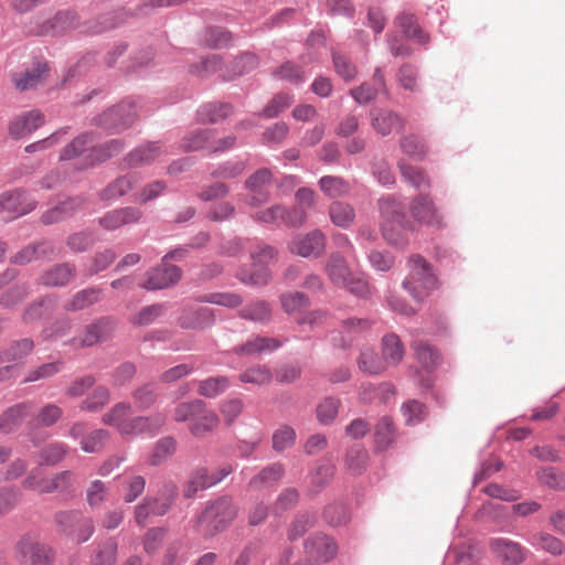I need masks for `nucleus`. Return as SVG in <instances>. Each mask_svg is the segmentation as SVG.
<instances>
[{"instance_id": "obj_31", "label": "nucleus", "mask_w": 565, "mask_h": 565, "mask_svg": "<svg viewBox=\"0 0 565 565\" xmlns=\"http://www.w3.org/2000/svg\"><path fill=\"white\" fill-rule=\"evenodd\" d=\"M341 327L342 331L348 335V339H341L339 345L345 348L352 343L355 335L370 330L372 321L363 318H349L342 321ZM332 341L338 344L335 337L332 338Z\"/></svg>"}, {"instance_id": "obj_37", "label": "nucleus", "mask_w": 565, "mask_h": 565, "mask_svg": "<svg viewBox=\"0 0 565 565\" xmlns=\"http://www.w3.org/2000/svg\"><path fill=\"white\" fill-rule=\"evenodd\" d=\"M280 342L274 338L254 337L235 351L238 354H255L259 352H270L279 348Z\"/></svg>"}, {"instance_id": "obj_61", "label": "nucleus", "mask_w": 565, "mask_h": 565, "mask_svg": "<svg viewBox=\"0 0 565 565\" xmlns=\"http://www.w3.org/2000/svg\"><path fill=\"white\" fill-rule=\"evenodd\" d=\"M340 401L328 397L317 408V417L322 424L331 423L338 415Z\"/></svg>"}, {"instance_id": "obj_22", "label": "nucleus", "mask_w": 565, "mask_h": 565, "mask_svg": "<svg viewBox=\"0 0 565 565\" xmlns=\"http://www.w3.org/2000/svg\"><path fill=\"white\" fill-rule=\"evenodd\" d=\"M162 154L163 150L157 143L151 142L129 152L125 157L124 163L126 168H138L154 162Z\"/></svg>"}, {"instance_id": "obj_2", "label": "nucleus", "mask_w": 565, "mask_h": 565, "mask_svg": "<svg viewBox=\"0 0 565 565\" xmlns=\"http://www.w3.org/2000/svg\"><path fill=\"white\" fill-rule=\"evenodd\" d=\"M238 508L231 497L224 495L210 502L198 518V529L213 536L225 530L237 515Z\"/></svg>"}, {"instance_id": "obj_23", "label": "nucleus", "mask_w": 565, "mask_h": 565, "mask_svg": "<svg viewBox=\"0 0 565 565\" xmlns=\"http://www.w3.org/2000/svg\"><path fill=\"white\" fill-rule=\"evenodd\" d=\"M381 89H385V81L381 70L376 68L372 83H363L351 89L350 94L359 104H367L376 97Z\"/></svg>"}, {"instance_id": "obj_38", "label": "nucleus", "mask_w": 565, "mask_h": 565, "mask_svg": "<svg viewBox=\"0 0 565 565\" xmlns=\"http://www.w3.org/2000/svg\"><path fill=\"white\" fill-rule=\"evenodd\" d=\"M74 273L75 268L70 264L56 265L42 276V280L47 286H63L72 279Z\"/></svg>"}, {"instance_id": "obj_43", "label": "nucleus", "mask_w": 565, "mask_h": 565, "mask_svg": "<svg viewBox=\"0 0 565 565\" xmlns=\"http://www.w3.org/2000/svg\"><path fill=\"white\" fill-rule=\"evenodd\" d=\"M403 179L416 189H427L430 181L426 173L419 168L407 164L403 161L398 164Z\"/></svg>"}, {"instance_id": "obj_21", "label": "nucleus", "mask_w": 565, "mask_h": 565, "mask_svg": "<svg viewBox=\"0 0 565 565\" xmlns=\"http://www.w3.org/2000/svg\"><path fill=\"white\" fill-rule=\"evenodd\" d=\"M49 67L46 63L38 62L32 68L26 70L23 73L17 74L13 77L17 89L23 92L32 88H36L42 85L47 77Z\"/></svg>"}, {"instance_id": "obj_53", "label": "nucleus", "mask_w": 565, "mask_h": 565, "mask_svg": "<svg viewBox=\"0 0 565 565\" xmlns=\"http://www.w3.org/2000/svg\"><path fill=\"white\" fill-rule=\"evenodd\" d=\"M418 362L427 370L433 369L439 361L438 352L427 343L418 342L414 345Z\"/></svg>"}, {"instance_id": "obj_34", "label": "nucleus", "mask_w": 565, "mask_h": 565, "mask_svg": "<svg viewBox=\"0 0 565 565\" xmlns=\"http://www.w3.org/2000/svg\"><path fill=\"white\" fill-rule=\"evenodd\" d=\"M100 289L97 288H87L78 291L73 296L72 299H70L65 305L64 308L68 311H77L83 310L100 299Z\"/></svg>"}, {"instance_id": "obj_48", "label": "nucleus", "mask_w": 565, "mask_h": 565, "mask_svg": "<svg viewBox=\"0 0 565 565\" xmlns=\"http://www.w3.org/2000/svg\"><path fill=\"white\" fill-rule=\"evenodd\" d=\"M108 497V487L102 480L92 481L86 488V501L90 508L100 507Z\"/></svg>"}, {"instance_id": "obj_58", "label": "nucleus", "mask_w": 565, "mask_h": 565, "mask_svg": "<svg viewBox=\"0 0 565 565\" xmlns=\"http://www.w3.org/2000/svg\"><path fill=\"white\" fill-rule=\"evenodd\" d=\"M537 478L541 483L556 490L565 489V475L555 468H544L537 471Z\"/></svg>"}, {"instance_id": "obj_54", "label": "nucleus", "mask_w": 565, "mask_h": 565, "mask_svg": "<svg viewBox=\"0 0 565 565\" xmlns=\"http://www.w3.org/2000/svg\"><path fill=\"white\" fill-rule=\"evenodd\" d=\"M175 451V440L167 437L159 440L150 455V463L153 466L160 465L163 460L170 457Z\"/></svg>"}, {"instance_id": "obj_63", "label": "nucleus", "mask_w": 565, "mask_h": 565, "mask_svg": "<svg viewBox=\"0 0 565 565\" xmlns=\"http://www.w3.org/2000/svg\"><path fill=\"white\" fill-rule=\"evenodd\" d=\"M402 150L415 158H424L427 153L426 145L416 136H406L401 140Z\"/></svg>"}, {"instance_id": "obj_7", "label": "nucleus", "mask_w": 565, "mask_h": 565, "mask_svg": "<svg viewBox=\"0 0 565 565\" xmlns=\"http://www.w3.org/2000/svg\"><path fill=\"white\" fill-rule=\"evenodd\" d=\"M18 555L26 565H52L53 553L50 547L30 536H24L17 545Z\"/></svg>"}, {"instance_id": "obj_10", "label": "nucleus", "mask_w": 565, "mask_h": 565, "mask_svg": "<svg viewBox=\"0 0 565 565\" xmlns=\"http://www.w3.org/2000/svg\"><path fill=\"white\" fill-rule=\"evenodd\" d=\"M254 218L264 223H276L281 221L290 226H300L307 220L306 211L301 209H292L287 211L284 206L276 204L266 210L259 211L254 215Z\"/></svg>"}, {"instance_id": "obj_32", "label": "nucleus", "mask_w": 565, "mask_h": 565, "mask_svg": "<svg viewBox=\"0 0 565 565\" xmlns=\"http://www.w3.org/2000/svg\"><path fill=\"white\" fill-rule=\"evenodd\" d=\"M118 545L114 539L99 543L90 557V565H115Z\"/></svg>"}, {"instance_id": "obj_46", "label": "nucleus", "mask_w": 565, "mask_h": 565, "mask_svg": "<svg viewBox=\"0 0 565 565\" xmlns=\"http://www.w3.org/2000/svg\"><path fill=\"white\" fill-rule=\"evenodd\" d=\"M122 149L124 143L118 139L110 140L97 148H93L89 153V158H92V164L106 161L113 156L118 154Z\"/></svg>"}, {"instance_id": "obj_62", "label": "nucleus", "mask_w": 565, "mask_h": 565, "mask_svg": "<svg viewBox=\"0 0 565 565\" xmlns=\"http://www.w3.org/2000/svg\"><path fill=\"white\" fill-rule=\"evenodd\" d=\"M66 446L64 444H50L41 451V465H55L60 462L66 455Z\"/></svg>"}, {"instance_id": "obj_57", "label": "nucleus", "mask_w": 565, "mask_h": 565, "mask_svg": "<svg viewBox=\"0 0 565 565\" xmlns=\"http://www.w3.org/2000/svg\"><path fill=\"white\" fill-rule=\"evenodd\" d=\"M292 103V96L289 94H277L264 108L263 115L267 118H275Z\"/></svg>"}, {"instance_id": "obj_28", "label": "nucleus", "mask_w": 565, "mask_h": 565, "mask_svg": "<svg viewBox=\"0 0 565 565\" xmlns=\"http://www.w3.org/2000/svg\"><path fill=\"white\" fill-rule=\"evenodd\" d=\"M284 467L280 463H273L260 470L250 481L249 488L262 490L275 486L284 476Z\"/></svg>"}, {"instance_id": "obj_26", "label": "nucleus", "mask_w": 565, "mask_h": 565, "mask_svg": "<svg viewBox=\"0 0 565 565\" xmlns=\"http://www.w3.org/2000/svg\"><path fill=\"white\" fill-rule=\"evenodd\" d=\"M356 363L361 372L370 375L381 374L388 366L384 356H379V354L371 348H364L361 350Z\"/></svg>"}, {"instance_id": "obj_33", "label": "nucleus", "mask_w": 565, "mask_h": 565, "mask_svg": "<svg viewBox=\"0 0 565 565\" xmlns=\"http://www.w3.org/2000/svg\"><path fill=\"white\" fill-rule=\"evenodd\" d=\"M405 349L396 334H387L382 339V354L387 365H397L404 358Z\"/></svg>"}, {"instance_id": "obj_60", "label": "nucleus", "mask_w": 565, "mask_h": 565, "mask_svg": "<svg viewBox=\"0 0 565 565\" xmlns=\"http://www.w3.org/2000/svg\"><path fill=\"white\" fill-rule=\"evenodd\" d=\"M280 301L282 309L289 315L308 306V298L299 291L282 295Z\"/></svg>"}, {"instance_id": "obj_42", "label": "nucleus", "mask_w": 565, "mask_h": 565, "mask_svg": "<svg viewBox=\"0 0 565 565\" xmlns=\"http://www.w3.org/2000/svg\"><path fill=\"white\" fill-rule=\"evenodd\" d=\"M319 185L321 191L330 198L343 196L350 191L349 183L340 177H322L319 181Z\"/></svg>"}, {"instance_id": "obj_19", "label": "nucleus", "mask_w": 565, "mask_h": 565, "mask_svg": "<svg viewBox=\"0 0 565 565\" xmlns=\"http://www.w3.org/2000/svg\"><path fill=\"white\" fill-rule=\"evenodd\" d=\"M220 419L217 414L207 408L206 404L201 401V407L195 412L192 422L189 424L190 433L195 437H202L213 431L218 426Z\"/></svg>"}, {"instance_id": "obj_50", "label": "nucleus", "mask_w": 565, "mask_h": 565, "mask_svg": "<svg viewBox=\"0 0 565 565\" xmlns=\"http://www.w3.org/2000/svg\"><path fill=\"white\" fill-rule=\"evenodd\" d=\"M273 379L271 372L264 365H256L245 370L239 375L243 383H250L255 385L268 384Z\"/></svg>"}, {"instance_id": "obj_5", "label": "nucleus", "mask_w": 565, "mask_h": 565, "mask_svg": "<svg viewBox=\"0 0 565 565\" xmlns=\"http://www.w3.org/2000/svg\"><path fill=\"white\" fill-rule=\"evenodd\" d=\"M136 110L131 102H121L109 108L98 118V124L107 130L119 132L128 128L135 120Z\"/></svg>"}, {"instance_id": "obj_59", "label": "nucleus", "mask_w": 565, "mask_h": 565, "mask_svg": "<svg viewBox=\"0 0 565 565\" xmlns=\"http://www.w3.org/2000/svg\"><path fill=\"white\" fill-rule=\"evenodd\" d=\"M402 413L407 425L420 423L426 415L425 406L417 401H408L403 404Z\"/></svg>"}, {"instance_id": "obj_36", "label": "nucleus", "mask_w": 565, "mask_h": 565, "mask_svg": "<svg viewBox=\"0 0 565 565\" xmlns=\"http://www.w3.org/2000/svg\"><path fill=\"white\" fill-rule=\"evenodd\" d=\"M231 385L226 376H212L199 383L198 393L207 398H214L225 392Z\"/></svg>"}, {"instance_id": "obj_49", "label": "nucleus", "mask_w": 565, "mask_h": 565, "mask_svg": "<svg viewBox=\"0 0 565 565\" xmlns=\"http://www.w3.org/2000/svg\"><path fill=\"white\" fill-rule=\"evenodd\" d=\"M212 322V313L210 309L203 308L194 312H190L180 319L183 328L203 329Z\"/></svg>"}, {"instance_id": "obj_6", "label": "nucleus", "mask_w": 565, "mask_h": 565, "mask_svg": "<svg viewBox=\"0 0 565 565\" xmlns=\"http://www.w3.org/2000/svg\"><path fill=\"white\" fill-rule=\"evenodd\" d=\"M212 130L204 129L190 134L184 137L181 142V147L185 151H196L201 149L209 150L211 152L223 151L234 146L235 137L228 136L217 141H212Z\"/></svg>"}, {"instance_id": "obj_40", "label": "nucleus", "mask_w": 565, "mask_h": 565, "mask_svg": "<svg viewBox=\"0 0 565 565\" xmlns=\"http://www.w3.org/2000/svg\"><path fill=\"white\" fill-rule=\"evenodd\" d=\"M329 214L332 223L340 227H349L355 217L353 207L343 202H333Z\"/></svg>"}, {"instance_id": "obj_24", "label": "nucleus", "mask_w": 565, "mask_h": 565, "mask_svg": "<svg viewBox=\"0 0 565 565\" xmlns=\"http://www.w3.org/2000/svg\"><path fill=\"white\" fill-rule=\"evenodd\" d=\"M44 122L43 115L38 110L29 111L20 117H18L10 125V135L14 138H22L39 127H41Z\"/></svg>"}, {"instance_id": "obj_47", "label": "nucleus", "mask_w": 565, "mask_h": 565, "mask_svg": "<svg viewBox=\"0 0 565 565\" xmlns=\"http://www.w3.org/2000/svg\"><path fill=\"white\" fill-rule=\"evenodd\" d=\"M109 398L110 395L108 388L98 386L82 402L81 408L86 412H97L109 402Z\"/></svg>"}, {"instance_id": "obj_14", "label": "nucleus", "mask_w": 565, "mask_h": 565, "mask_svg": "<svg viewBox=\"0 0 565 565\" xmlns=\"http://www.w3.org/2000/svg\"><path fill=\"white\" fill-rule=\"evenodd\" d=\"M181 278V271L177 266L163 264L148 273L142 287L149 290L168 288L177 284Z\"/></svg>"}, {"instance_id": "obj_12", "label": "nucleus", "mask_w": 565, "mask_h": 565, "mask_svg": "<svg viewBox=\"0 0 565 565\" xmlns=\"http://www.w3.org/2000/svg\"><path fill=\"white\" fill-rule=\"evenodd\" d=\"M413 218L422 224L440 227L441 217L433 200L428 195L419 194L415 196L409 206Z\"/></svg>"}, {"instance_id": "obj_16", "label": "nucleus", "mask_w": 565, "mask_h": 565, "mask_svg": "<svg viewBox=\"0 0 565 565\" xmlns=\"http://www.w3.org/2000/svg\"><path fill=\"white\" fill-rule=\"evenodd\" d=\"M306 552L316 562L326 563L334 557L337 544L328 535L318 533L307 540Z\"/></svg>"}, {"instance_id": "obj_30", "label": "nucleus", "mask_w": 565, "mask_h": 565, "mask_svg": "<svg viewBox=\"0 0 565 565\" xmlns=\"http://www.w3.org/2000/svg\"><path fill=\"white\" fill-rule=\"evenodd\" d=\"M32 406L28 403L14 405L0 417L1 431L10 433L20 426L23 418L31 413Z\"/></svg>"}, {"instance_id": "obj_41", "label": "nucleus", "mask_w": 565, "mask_h": 565, "mask_svg": "<svg viewBox=\"0 0 565 565\" xmlns=\"http://www.w3.org/2000/svg\"><path fill=\"white\" fill-rule=\"evenodd\" d=\"M394 425L390 417H382L375 426V445L380 450L386 449L394 439Z\"/></svg>"}, {"instance_id": "obj_15", "label": "nucleus", "mask_w": 565, "mask_h": 565, "mask_svg": "<svg viewBox=\"0 0 565 565\" xmlns=\"http://www.w3.org/2000/svg\"><path fill=\"white\" fill-rule=\"evenodd\" d=\"M270 180L271 173L268 169H260L248 178L246 188L252 192L246 199L248 205L259 206L268 201L269 195L265 188L270 183Z\"/></svg>"}, {"instance_id": "obj_51", "label": "nucleus", "mask_w": 565, "mask_h": 565, "mask_svg": "<svg viewBox=\"0 0 565 565\" xmlns=\"http://www.w3.org/2000/svg\"><path fill=\"white\" fill-rule=\"evenodd\" d=\"M107 327L108 322L104 320L89 324L79 339V345L90 347L103 340L107 334Z\"/></svg>"}, {"instance_id": "obj_44", "label": "nucleus", "mask_w": 565, "mask_h": 565, "mask_svg": "<svg viewBox=\"0 0 565 565\" xmlns=\"http://www.w3.org/2000/svg\"><path fill=\"white\" fill-rule=\"evenodd\" d=\"M109 439V433L106 429H95L82 438L81 448L85 452H99Z\"/></svg>"}, {"instance_id": "obj_9", "label": "nucleus", "mask_w": 565, "mask_h": 565, "mask_svg": "<svg viewBox=\"0 0 565 565\" xmlns=\"http://www.w3.org/2000/svg\"><path fill=\"white\" fill-rule=\"evenodd\" d=\"M231 472V466L221 467L220 469H216L212 472L207 471L205 468H200L192 475L186 487L184 488V495L186 498H192L196 494L198 491L204 490L218 483Z\"/></svg>"}, {"instance_id": "obj_1", "label": "nucleus", "mask_w": 565, "mask_h": 565, "mask_svg": "<svg viewBox=\"0 0 565 565\" xmlns=\"http://www.w3.org/2000/svg\"><path fill=\"white\" fill-rule=\"evenodd\" d=\"M411 273L403 282L404 289L414 303H406L399 298H392L390 306L394 311L409 316L416 312L420 301L437 287V279L429 264L419 255L409 258Z\"/></svg>"}, {"instance_id": "obj_29", "label": "nucleus", "mask_w": 565, "mask_h": 565, "mask_svg": "<svg viewBox=\"0 0 565 565\" xmlns=\"http://www.w3.org/2000/svg\"><path fill=\"white\" fill-rule=\"evenodd\" d=\"M164 423V416L157 414L154 416H138L131 418L128 423L127 430L124 436H136L143 433H151L160 428Z\"/></svg>"}, {"instance_id": "obj_45", "label": "nucleus", "mask_w": 565, "mask_h": 565, "mask_svg": "<svg viewBox=\"0 0 565 565\" xmlns=\"http://www.w3.org/2000/svg\"><path fill=\"white\" fill-rule=\"evenodd\" d=\"M296 430L287 425L280 426L273 434V448L274 450L281 452L286 449L291 448L296 441Z\"/></svg>"}, {"instance_id": "obj_27", "label": "nucleus", "mask_w": 565, "mask_h": 565, "mask_svg": "<svg viewBox=\"0 0 565 565\" xmlns=\"http://www.w3.org/2000/svg\"><path fill=\"white\" fill-rule=\"evenodd\" d=\"M140 181V177L135 173H128L117 178L109 183L103 191L102 198L113 200L130 192Z\"/></svg>"}, {"instance_id": "obj_25", "label": "nucleus", "mask_w": 565, "mask_h": 565, "mask_svg": "<svg viewBox=\"0 0 565 565\" xmlns=\"http://www.w3.org/2000/svg\"><path fill=\"white\" fill-rule=\"evenodd\" d=\"M131 406L128 403H117L104 416L103 423L108 426L115 427L120 435H125L128 423L131 419Z\"/></svg>"}, {"instance_id": "obj_13", "label": "nucleus", "mask_w": 565, "mask_h": 565, "mask_svg": "<svg viewBox=\"0 0 565 565\" xmlns=\"http://www.w3.org/2000/svg\"><path fill=\"white\" fill-rule=\"evenodd\" d=\"M141 217V210L135 206H126L107 212L99 218V224L107 231H115L121 226L138 223Z\"/></svg>"}, {"instance_id": "obj_64", "label": "nucleus", "mask_w": 565, "mask_h": 565, "mask_svg": "<svg viewBox=\"0 0 565 565\" xmlns=\"http://www.w3.org/2000/svg\"><path fill=\"white\" fill-rule=\"evenodd\" d=\"M232 113V107L228 104H209L201 110V117L211 122L220 121L226 118Z\"/></svg>"}, {"instance_id": "obj_20", "label": "nucleus", "mask_w": 565, "mask_h": 565, "mask_svg": "<svg viewBox=\"0 0 565 565\" xmlns=\"http://www.w3.org/2000/svg\"><path fill=\"white\" fill-rule=\"evenodd\" d=\"M372 127L382 136H387L393 131H399L404 127L403 119L395 113L373 108L370 111Z\"/></svg>"}, {"instance_id": "obj_4", "label": "nucleus", "mask_w": 565, "mask_h": 565, "mask_svg": "<svg viewBox=\"0 0 565 565\" xmlns=\"http://www.w3.org/2000/svg\"><path fill=\"white\" fill-rule=\"evenodd\" d=\"M379 204L383 217L382 232L384 238L396 247H404L407 244L405 236L407 221L404 204L393 196L381 199Z\"/></svg>"}, {"instance_id": "obj_17", "label": "nucleus", "mask_w": 565, "mask_h": 565, "mask_svg": "<svg viewBox=\"0 0 565 565\" xmlns=\"http://www.w3.org/2000/svg\"><path fill=\"white\" fill-rule=\"evenodd\" d=\"M35 207L32 200H28L22 191L6 192L0 195V213H10L9 217H17L31 212Z\"/></svg>"}, {"instance_id": "obj_18", "label": "nucleus", "mask_w": 565, "mask_h": 565, "mask_svg": "<svg viewBox=\"0 0 565 565\" xmlns=\"http://www.w3.org/2000/svg\"><path fill=\"white\" fill-rule=\"evenodd\" d=\"M490 547L503 565H519L524 561V552L516 542L508 539H494L491 541Z\"/></svg>"}, {"instance_id": "obj_3", "label": "nucleus", "mask_w": 565, "mask_h": 565, "mask_svg": "<svg viewBox=\"0 0 565 565\" xmlns=\"http://www.w3.org/2000/svg\"><path fill=\"white\" fill-rule=\"evenodd\" d=\"M326 273L334 286L345 288L358 297L370 295V287L363 275L351 269L340 253H332L329 256Z\"/></svg>"}, {"instance_id": "obj_8", "label": "nucleus", "mask_w": 565, "mask_h": 565, "mask_svg": "<svg viewBox=\"0 0 565 565\" xmlns=\"http://www.w3.org/2000/svg\"><path fill=\"white\" fill-rule=\"evenodd\" d=\"M43 33L65 34L85 32L84 25L78 15L70 10L58 11L50 19L45 20L41 25Z\"/></svg>"}, {"instance_id": "obj_11", "label": "nucleus", "mask_w": 565, "mask_h": 565, "mask_svg": "<svg viewBox=\"0 0 565 565\" xmlns=\"http://www.w3.org/2000/svg\"><path fill=\"white\" fill-rule=\"evenodd\" d=\"M289 248L291 253L301 257H318L326 248V236L319 230H315L306 235L295 237Z\"/></svg>"}, {"instance_id": "obj_52", "label": "nucleus", "mask_w": 565, "mask_h": 565, "mask_svg": "<svg viewBox=\"0 0 565 565\" xmlns=\"http://www.w3.org/2000/svg\"><path fill=\"white\" fill-rule=\"evenodd\" d=\"M166 189L167 184L163 181H151L136 193L135 201L140 204H146L160 196L166 191Z\"/></svg>"}, {"instance_id": "obj_56", "label": "nucleus", "mask_w": 565, "mask_h": 565, "mask_svg": "<svg viewBox=\"0 0 565 565\" xmlns=\"http://www.w3.org/2000/svg\"><path fill=\"white\" fill-rule=\"evenodd\" d=\"M77 523L73 531H70V536L77 543L86 542L94 533V522L90 518L84 516L82 513L76 520Z\"/></svg>"}, {"instance_id": "obj_55", "label": "nucleus", "mask_w": 565, "mask_h": 565, "mask_svg": "<svg viewBox=\"0 0 565 565\" xmlns=\"http://www.w3.org/2000/svg\"><path fill=\"white\" fill-rule=\"evenodd\" d=\"M237 277L245 285L262 286L269 281L270 274L265 266H259L253 271L242 269L238 271Z\"/></svg>"}, {"instance_id": "obj_35", "label": "nucleus", "mask_w": 565, "mask_h": 565, "mask_svg": "<svg viewBox=\"0 0 565 565\" xmlns=\"http://www.w3.org/2000/svg\"><path fill=\"white\" fill-rule=\"evenodd\" d=\"M169 507L170 502L168 501L160 502L157 499L146 500L136 508V521L138 524L145 525L150 515H163L169 510Z\"/></svg>"}, {"instance_id": "obj_39", "label": "nucleus", "mask_w": 565, "mask_h": 565, "mask_svg": "<svg viewBox=\"0 0 565 565\" xmlns=\"http://www.w3.org/2000/svg\"><path fill=\"white\" fill-rule=\"evenodd\" d=\"M239 316L243 319L264 322L270 319L271 309L267 301L256 300L241 309Z\"/></svg>"}]
</instances>
